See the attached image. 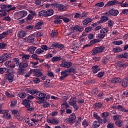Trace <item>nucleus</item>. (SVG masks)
I'll return each mask as SVG.
<instances>
[{"label": "nucleus", "mask_w": 128, "mask_h": 128, "mask_svg": "<svg viewBox=\"0 0 128 128\" xmlns=\"http://www.w3.org/2000/svg\"><path fill=\"white\" fill-rule=\"evenodd\" d=\"M76 69L74 67L68 68L61 72V76L60 77V80H63L64 78L68 76L70 74H76Z\"/></svg>", "instance_id": "nucleus-1"}, {"label": "nucleus", "mask_w": 128, "mask_h": 128, "mask_svg": "<svg viewBox=\"0 0 128 128\" xmlns=\"http://www.w3.org/2000/svg\"><path fill=\"white\" fill-rule=\"evenodd\" d=\"M54 14V12L52 9H49L47 10H42L38 12V18H42V16H44V18H48V16H50Z\"/></svg>", "instance_id": "nucleus-2"}, {"label": "nucleus", "mask_w": 128, "mask_h": 128, "mask_svg": "<svg viewBox=\"0 0 128 128\" xmlns=\"http://www.w3.org/2000/svg\"><path fill=\"white\" fill-rule=\"evenodd\" d=\"M18 66L19 67L18 68V74L20 76H22L24 74H26V68L28 66V64L26 63L21 62Z\"/></svg>", "instance_id": "nucleus-3"}, {"label": "nucleus", "mask_w": 128, "mask_h": 128, "mask_svg": "<svg viewBox=\"0 0 128 128\" xmlns=\"http://www.w3.org/2000/svg\"><path fill=\"white\" fill-rule=\"evenodd\" d=\"M0 8L2 10H5L6 14L8 12H10L11 10H16V6H13L12 4H2L0 5Z\"/></svg>", "instance_id": "nucleus-4"}, {"label": "nucleus", "mask_w": 128, "mask_h": 128, "mask_svg": "<svg viewBox=\"0 0 128 128\" xmlns=\"http://www.w3.org/2000/svg\"><path fill=\"white\" fill-rule=\"evenodd\" d=\"M53 8H58L59 12H64L66 10V6L62 4H58V2H54L51 4Z\"/></svg>", "instance_id": "nucleus-5"}, {"label": "nucleus", "mask_w": 128, "mask_h": 128, "mask_svg": "<svg viewBox=\"0 0 128 128\" xmlns=\"http://www.w3.org/2000/svg\"><path fill=\"white\" fill-rule=\"evenodd\" d=\"M104 50H106V48H104V46L95 47L92 50V56H94V54H100V52H103Z\"/></svg>", "instance_id": "nucleus-6"}, {"label": "nucleus", "mask_w": 128, "mask_h": 128, "mask_svg": "<svg viewBox=\"0 0 128 128\" xmlns=\"http://www.w3.org/2000/svg\"><path fill=\"white\" fill-rule=\"evenodd\" d=\"M50 50H54V48H56L57 50H62L64 48V45L63 44H60V43L55 42L50 44Z\"/></svg>", "instance_id": "nucleus-7"}, {"label": "nucleus", "mask_w": 128, "mask_h": 128, "mask_svg": "<svg viewBox=\"0 0 128 128\" xmlns=\"http://www.w3.org/2000/svg\"><path fill=\"white\" fill-rule=\"evenodd\" d=\"M44 98H46V94L38 91L36 96V100H40V102H44Z\"/></svg>", "instance_id": "nucleus-8"}, {"label": "nucleus", "mask_w": 128, "mask_h": 128, "mask_svg": "<svg viewBox=\"0 0 128 128\" xmlns=\"http://www.w3.org/2000/svg\"><path fill=\"white\" fill-rule=\"evenodd\" d=\"M72 66V62L67 61H63L60 64V68H67V70L71 68Z\"/></svg>", "instance_id": "nucleus-9"}, {"label": "nucleus", "mask_w": 128, "mask_h": 128, "mask_svg": "<svg viewBox=\"0 0 128 128\" xmlns=\"http://www.w3.org/2000/svg\"><path fill=\"white\" fill-rule=\"evenodd\" d=\"M12 114H14V116L20 122L22 120H24V118L21 116H20V112L14 110L12 111Z\"/></svg>", "instance_id": "nucleus-10"}, {"label": "nucleus", "mask_w": 128, "mask_h": 128, "mask_svg": "<svg viewBox=\"0 0 128 128\" xmlns=\"http://www.w3.org/2000/svg\"><path fill=\"white\" fill-rule=\"evenodd\" d=\"M71 30H76V32H82L84 28L82 26H79L78 25L73 26L72 27L70 28Z\"/></svg>", "instance_id": "nucleus-11"}, {"label": "nucleus", "mask_w": 128, "mask_h": 128, "mask_svg": "<svg viewBox=\"0 0 128 128\" xmlns=\"http://www.w3.org/2000/svg\"><path fill=\"white\" fill-rule=\"evenodd\" d=\"M76 114L74 113H72L70 114L69 118H67V122L68 124H74V120H76Z\"/></svg>", "instance_id": "nucleus-12"}, {"label": "nucleus", "mask_w": 128, "mask_h": 128, "mask_svg": "<svg viewBox=\"0 0 128 128\" xmlns=\"http://www.w3.org/2000/svg\"><path fill=\"white\" fill-rule=\"evenodd\" d=\"M14 76L12 73H7L5 74L6 80H8L9 82H14Z\"/></svg>", "instance_id": "nucleus-13"}, {"label": "nucleus", "mask_w": 128, "mask_h": 128, "mask_svg": "<svg viewBox=\"0 0 128 128\" xmlns=\"http://www.w3.org/2000/svg\"><path fill=\"white\" fill-rule=\"evenodd\" d=\"M36 40V36L34 34H30L27 38H26V40L28 44H32Z\"/></svg>", "instance_id": "nucleus-14"}, {"label": "nucleus", "mask_w": 128, "mask_h": 128, "mask_svg": "<svg viewBox=\"0 0 128 128\" xmlns=\"http://www.w3.org/2000/svg\"><path fill=\"white\" fill-rule=\"evenodd\" d=\"M1 58V60H2V62H4V60H8L10 58V54L8 53L4 54L2 56H0Z\"/></svg>", "instance_id": "nucleus-15"}, {"label": "nucleus", "mask_w": 128, "mask_h": 128, "mask_svg": "<svg viewBox=\"0 0 128 128\" xmlns=\"http://www.w3.org/2000/svg\"><path fill=\"white\" fill-rule=\"evenodd\" d=\"M91 70L93 74H98V72H100V70L101 69L98 66L96 65L92 66V68H91Z\"/></svg>", "instance_id": "nucleus-16"}, {"label": "nucleus", "mask_w": 128, "mask_h": 128, "mask_svg": "<svg viewBox=\"0 0 128 128\" xmlns=\"http://www.w3.org/2000/svg\"><path fill=\"white\" fill-rule=\"evenodd\" d=\"M18 14L20 16V18H18V20H20V18H22L28 16V12L26 10H21L18 12Z\"/></svg>", "instance_id": "nucleus-17"}, {"label": "nucleus", "mask_w": 128, "mask_h": 128, "mask_svg": "<svg viewBox=\"0 0 128 128\" xmlns=\"http://www.w3.org/2000/svg\"><path fill=\"white\" fill-rule=\"evenodd\" d=\"M22 102L24 106L26 108H30V103L32 102V100L25 99L22 100Z\"/></svg>", "instance_id": "nucleus-18"}, {"label": "nucleus", "mask_w": 128, "mask_h": 128, "mask_svg": "<svg viewBox=\"0 0 128 128\" xmlns=\"http://www.w3.org/2000/svg\"><path fill=\"white\" fill-rule=\"evenodd\" d=\"M121 84L122 86V88H126L128 86V77H126V78H124L122 80H121Z\"/></svg>", "instance_id": "nucleus-19"}, {"label": "nucleus", "mask_w": 128, "mask_h": 128, "mask_svg": "<svg viewBox=\"0 0 128 128\" xmlns=\"http://www.w3.org/2000/svg\"><path fill=\"white\" fill-rule=\"evenodd\" d=\"M112 84H120L122 79L118 77H114L111 80Z\"/></svg>", "instance_id": "nucleus-20"}, {"label": "nucleus", "mask_w": 128, "mask_h": 128, "mask_svg": "<svg viewBox=\"0 0 128 128\" xmlns=\"http://www.w3.org/2000/svg\"><path fill=\"white\" fill-rule=\"evenodd\" d=\"M118 66L120 68H124L126 66H128V62L124 63L122 61H119L118 62Z\"/></svg>", "instance_id": "nucleus-21"}, {"label": "nucleus", "mask_w": 128, "mask_h": 128, "mask_svg": "<svg viewBox=\"0 0 128 128\" xmlns=\"http://www.w3.org/2000/svg\"><path fill=\"white\" fill-rule=\"evenodd\" d=\"M94 18L92 19L90 18H87L82 22V24H83L84 26H88L90 22H92Z\"/></svg>", "instance_id": "nucleus-22"}, {"label": "nucleus", "mask_w": 128, "mask_h": 128, "mask_svg": "<svg viewBox=\"0 0 128 128\" xmlns=\"http://www.w3.org/2000/svg\"><path fill=\"white\" fill-rule=\"evenodd\" d=\"M108 13L110 14H111V16H116L118 14L119 12L118 10L112 9L109 10Z\"/></svg>", "instance_id": "nucleus-23"}, {"label": "nucleus", "mask_w": 128, "mask_h": 128, "mask_svg": "<svg viewBox=\"0 0 128 128\" xmlns=\"http://www.w3.org/2000/svg\"><path fill=\"white\" fill-rule=\"evenodd\" d=\"M108 17L106 16H102L100 17V20L98 22V24H104L106 22H108Z\"/></svg>", "instance_id": "nucleus-24"}, {"label": "nucleus", "mask_w": 128, "mask_h": 128, "mask_svg": "<svg viewBox=\"0 0 128 128\" xmlns=\"http://www.w3.org/2000/svg\"><path fill=\"white\" fill-rule=\"evenodd\" d=\"M26 36V32L24 31L20 30L18 32V38H24V36Z\"/></svg>", "instance_id": "nucleus-25"}, {"label": "nucleus", "mask_w": 128, "mask_h": 128, "mask_svg": "<svg viewBox=\"0 0 128 128\" xmlns=\"http://www.w3.org/2000/svg\"><path fill=\"white\" fill-rule=\"evenodd\" d=\"M36 50V46H30L28 48V50L30 54H34Z\"/></svg>", "instance_id": "nucleus-26"}, {"label": "nucleus", "mask_w": 128, "mask_h": 128, "mask_svg": "<svg viewBox=\"0 0 128 128\" xmlns=\"http://www.w3.org/2000/svg\"><path fill=\"white\" fill-rule=\"evenodd\" d=\"M116 4V0L108 1L105 5V6H112Z\"/></svg>", "instance_id": "nucleus-27"}, {"label": "nucleus", "mask_w": 128, "mask_h": 128, "mask_svg": "<svg viewBox=\"0 0 128 128\" xmlns=\"http://www.w3.org/2000/svg\"><path fill=\"white\" fill-rule=\"evenodd\" d=\"M44 24L42 21L37 22L35 26V30H40L42 26H44Z\"/></svg>", "instance_id": "nucleus-28"}, {"label": "nucleus", "mask_w": 128, "mask_h": 128, "mask_svg": "<svg viewBox=\"0 0 128 128\" xmlns=\"http://www.w3.org/2000/svg\"><path fill=\"white\" fill-rule=\"evenodd\" d=\"M62 60V56H54L52 58V62H60V60Z\"/></svg>", "instance_id": "nucleus-29"}, {"label": "nucleus", "mask_w": 128, "mask_h": 128, "mask_svg": "<svg viewBox=\"0 0 128 128\" xmlns=\"http://www.w3.org/2000/svg\"><path fill=\"white\" fill-rule=\"evenodd\" d=\"M117 109H118L120 112H128V110H126V108L122 106V105H118Z\"/></svg>", "instance_id": "nucleus-30"}, {"label": "nucleus", "mask_w": 128, "mask_h": 128, "mask_svg": "<svg viewBox=\"0 0 128 128\" xmlns=\"http://www.w3.org/2000/svg\"><path fill=\"white\" fill-rule=\"evenodd\" d=\"M78 46H79L78 43L76 42L72 44V46H71V48L73 50L76 52V50H78V48H79Z\"/></svg>", "instance_id": "nucleus-31"}, {"label": "nucleus", "mask_w": 128, "mask_h": 128, "mask_svg": "<svg viewBox=\"0 0 128 128\" xmlns=\"http://www.w3.org/2000/svg\"><path fill=\"white\" fill-rule=\"evenodd\" d=\"M76 104V98L72 97L69 102L70 106H72Z\"/></svg>", "instance_id": "nucleus-32"}, {"label": "nucleus", "mask_w": 128, "mask_h": 128, "mask_svg": "<svg viewBox=\"0 0 128 128\" xmlns=\"http://www.w3.org/2000/svg\"><path fill=\"white\" fill-rule=\"evenodd\" d=\"M38 92V90H37L36 89L28 90H27V92L28 94H32V95L36 94V96Z\"/></svg>", "instance_id": "nucleus-33"}, {"label": "nucleus", "mask_w": 128, "mask_h": 128, "mask_svg": "<svg viewBox=\"0 0 128 128\" xmlns=\"http://www.w3.org/2000/svg\"><path fill=\"white\" fill-rule=\"evenodd\" d=\"M115 124L118 128H122L124 124V122L122 120H118L115 122Z\"/></svg>", "instance_id": "nucleus-34"}, {"label": "nucleus", "mask_w": 128, "mask_h": 128, "mask_svg": "<svg viewBox=\"0 0 128 128\" xmlns=\"http://www.w3.org/2000/svg\"><path fill=\"white\" fill-rule=\"evenodd\" d=\"M128 56V52H124V54L118 55V58H127Z\"/></svg>", "instance_id": "nucleus-35"}, {"label": "nucleus", "mask_w": 128, "mask_h": 128, "mask_svg": "<svg viewBox=\"0 0 128 128\" xmlns=\"http://www.w3.org/2000/svg\"><path fill=\"white\" fill-rule=\"evenodd\" d=\"M96 80H87L85 82L86 84H88V86H90V84H96Z\"/></svg>", "instance_id": "nucleus-36"}, {"label": "nucleus", "mask_w": 128, "mask_h": 128, "mask_svg": "<svg viewBox=\"0 0 128 128\" xmlns=\"http://www.w3.org/2000/svg\"><path fill=\"white\" fill-rule=\"evenodd\" d=\"M35 76H36L37 78H40L41 76H42V72H40V70H36Z\"/></svg>", "instance_id": "nucleus-37"}, {"label": "nucleus", "mask_w": 128, "mask_h": 128, "mask_svg": "<svg viewBox=\"0 0 128 128\" xmlns=\"http://www.w3.org/2000/svg\"><path fill=\"white\" fill-rule=\"evenodd\" d=\"M18 98H25L26 96V93L24 92H20L18 94Z\"/></svg>", "instance_id": "nucleus-38"}, {"label": "nucleus", "mask_w": 128, "mask_h": 128, "mask_svg": "<svg viewBox=\"0 0 128 128\" xmlns=\"http://www.w3.org/2000/svg\"><path fill=\"white\" fill-rule=\"evenodd\" d=\"M17 104H18V99L13 98L10 104L11 108H14V106H16Z\"/></svg>", "instance_id": "nucleus-39"}, {"label": "nucleus", "mask_w": 128, "mask_h": 128, "mask_svg": "<svg viewBox=\"0 0 128 128\" xmlns=\"http://www.w3.org/2000/svg\"><path fill=\"white\" fill-rule=\"evenodd\" d=\"M10 70L8 68H0V74H2L4 72H9Z\"/></svg>", "instance_id": "nucleus-40"}, {"label": "nucleus", "mask_w": 128, "mask_h": 128, "mask_svg": "<svg viewBox=\"0 0 128 128\" xmlns=\"http://www.w3.org/2000/svg\"><path fill=\"white\" fill-rule=\"evenodd\" d=\"M103 104L102 102H96L95 104L94 108H97V110H100L101 108H102Z\"/></svg>", "instance_id": "nucleus-41"}, {"label": "nucleus", "mask_w": 128, "mask_h": 128, "mask_svg": "<svg viewBox=\"0 0 128 128\" xmlns=\"http://www.w3.org/2000/svg\"><path fill=\"white\" fill-rule=\"evenodd\" d=\"M8 34V32H4L2 34H0V40H2V38H4Z\"/></svg>", "instance_id": "nucleus-42"}, {"label": "nucleus", "mask_w": 128, "mask_h": 128, "mask_svg": "<svg viewBox=\"0 0 128 128\" xmlns=\"http://www.w3.org/2000/svg\"><path fill=\"white\" fill-rule=\"evenodd\" d=\"M0 18H4V16H8V13L6 12V10H2V9L0 10Z\"/></svg>", "instance_id": "nucleus-43"}, {"label": "nucleus", "mask_w": 128, "mask_h": 128, "mask_svg": "<svg viewBox=\"0 0 128 128\" xmlns=\"http://www.w3.org/2000/svg\"><path fill=\"white\" fill-rule=\"evenodd\" d=\"M41 48L42 50H50V46H48L44 44L41 46Z\"/></svg>", "instance_id": "nucleus-44"}, {"label": "nucleus", "mask_w": 128, "mask_h": 128, "mask_svg": "<svg viewBox=\"0 0 128 128\" xmlns=\"http://www.w3.org/2000/svg\"><path fill=\"white\" fill-rule=\"evenodd\" d=\"M100 126V123L98 122V120H96L93 122V124L92 125V128H98Z\"/></svg>", "instance_id": "nucleus-45"}, {"label": "nucleus", "mask_w": 128, "mask_h": 128, "mask_svg": "<svg viewBox=\"0 0 128 128\" xmlns=\"http://www.w3.org/2000/svg\"><path fill=\"white\" fill-rule=\"evenodd\" d=\"M122 50V48L120 47L115 48L112 50L113 52L115 53L120 52Z\"/></svg>", "instance_id": "nucleus-46"}, {"label": "nucleus", "mask_w": 128, "mask_h": 128, "mask_svg": "<svg viewBox=\"0 0 128 128\" xmlns=\"http://www.w3.org/2000/svg\"><path fill=\"white\" fill-rule=\"evenodd\" d=\"M4 118L6 120H10L12 118V115L10 113L6 112L4 114Z\"/></svg>", "instance_id": "nucleus-47"}, {"label": "nucleus", "mask_w": 128, "mask_h": 128, "mask_svg": "<svg viewBox=\"0 0 128 128\" xmlns=\"http://www.w3.org/2000/svg\"><path fill=\"white\" fill-rule=\"evenodd\" d=\"M13 61L16 64V66H20V58H13Z\"/></svg>", "instance_id": "nucleus-48"}, {"label": "nucleus", "mask_w": 128, "mask_h": 128, "mask_svg": "<svg viewBox=\"0 0 128 128\" xmlns=\"http://www.w3.org/2000/svg\"><path fill=\"white\" fill-rule=\"evenodd\" d=\"M113 44H115L116 46H120V44H122V41H117V40H114L112 41Z\"/></svg>", "instance_id": "nucleus-49"}, {"label": "nucleus", "mask_w": 128, "mask_h": 128, "mask_svg": "<svg viewBox=\"0 0 128 128\" xmlns=\"http://www.w3.org/2000/svg\"><path fill=\"white\" fill-rule=\"evenodd\" d=\"M60 121L58 120H56L55 118L51 119V124H58Z\"/></svg>", "instance_id": "nucleus-50"}, {"label": "nucleus", "mask_w": 128, "mask_h": 128, "mask_svg": "<svg viewBox=\"0 0 128 128\" xmlns=\"http://www.w3.org/2000/svg\"><path fill=\"white\" fill-rule=\"evenodd\" d=\"M42 52H44V50H42V48H39L36 50V53L37 54H42Z\"/></svg>", "instance_id": "nucleus-51"}, {"label": "nucleus", "mask_w": 128, "mask_h": 128, "mask_svg": "<svg viewBox=\"0 0 128 128\" xmlns=\"http://www.w3.org/2000/svg\"><path fill=\"white\" fill-rule=\"evenodd\" d=\"M8 44L6 43L0 42V50H4L6 48Z\"/></svg>", "instance_id": "nucleus-52"}, {"label": "nucleus", "mask_w": 128, "mask_h": 128, "mask_svg": "<svg viewBox=\"0 0 128 128\" xmlns=\"http://www.w3.org/2000/svg\"><path fill=\"white\" fill-rule=\"evenodd\" d=\"M104 76V72H100L97 74V76L99 78H102Z\"/></svg>", "instance_id": "nucleus-53"}, {"label": "nucleus", "mask_w": 128, "mask_h": 128, "mask_svg": "<svg viewBox=\"0 0 128 128\" xmlns=\"http://www.w3.org/2000/svg\"><path fill=\"white\" fill-rule=\"evenodd\" d=\"M32 18H34V16H32L31 14H29L26 18V22H28V20H32Z\"/></svg>", "instance_id": "nucleus-54"}, {"label": "nucleus", "mask_w": 128, "mask_h": 128, "mask_svg": "<svg viewBox=\"0 0 128 128\" xmlns=\"http://www.w3.org/2000/svg\"><path fill=\"white\" fill-rule=\"evenodd\" d=\"M82 126L84 128H86L87 126H88V122H86V120H84L82 122Z\"/></svg>", "instance_id": "nucleus-55"}, {"label": "nucleus", "mask_w": 128, "mask_h": 128, "mask_svg": "<svg viewBox=\"0 0 128 128\" xmlns=\"http://www.w3.org/2000/svg\"><path fill=\"white\" fill-rule=\"evenodd\" d=\"M108 32V28H103L100 30V33L106 34V32Z\"/></svg>", "instance_id": "nucleus-56"}, {"label": "nucleus", "mask_w": 128, "mask_h": 128, "mask_svg": "<svg viewBox=\"0 0 128 128\" xmlns=\"http://www.w3.org/2000/svg\"><path fill=\"white\" fill-rule=\"evenodd\" d=\"M32 82L34 84H39V82H40V78H34Z\"/></svg>", "instance_id": "nucleus-57"}, {"label": "nucleus", "mask_w": 128, "mask_h": 128, "mask_svg": "<svg viewBox=\"0 0 128 128\" xmlns=\"http://www.w3.org/2000/svg\"><path fill=\"white\" fill-rule=\"evenodd\" d=\"M92 27L89 26L85 28L84 32H85L88 33V32H92Z\"/></svg>", "instance_id": "nucleus-58"}, {"label": "nucleus", "mask_w": 128, "mask_h": 128, "mask_svg": "<svg viewBox=\"0 0 128 128\" xmlns=\"http://www.w3.org/2000/svg\"><path fill=\"white\" fill-rule=\"evenodd\" d=\"M120 118H122V116L118 114V115L114 116L112 118L114 120H120Z\"/></svg>", "instance_id": "nucleus-59"}, {"label": "nucleus", "mask_w": 128, "mask_h": 128, "mask_svg": "<svg viewBox=\"0 0 128 128\" xmlns=\"http://www.w3.org/2000/svg\"><path fill=\"white\" fill-rule=\"evenodd\" d=\"M109 116H110V114L108 112H104L101 114L102 118H106Z\"/></svg>", "instance_id": "nucleus-60"}, {"label": "nucleus", "mask_w": 128, "mask_h": 128, "mask_svg": "<svg viewBox=\"0 0 128 128\" xmlns=\"http://www.w3.org/2000/svg\"><path fill=\"white\" fill-rule=\"evenodd\" d=\"M62 20L58 18L56 20H54V24H62Z\"/></svg>", "instance_id": "nucleus-61"}, {"label": "nucleus", "mask_w": 128, "mask_h": 128, "mask_svg": "<svg viewBox=\"0 0 128 128\" xmlns=\"http://www.w3.org/2000/svg\"><path fill=\"white\" fill-rule=\"evenodd\" d=\"M2 20H6V22H10V20H12V18H10V17L8 16L4 17Z\"/></svg>", "instance_id": "nucleus-62"}, {"label": "nucleus", "mask_w": 128, "mask_h": 128, "mask_svg": "<svg viewBox=\"0 0 128 128\" xmlns=\"http://www.w3.org/2000/svg\"><path fill=\"white\" fill-rule=\"evenodd\" d=\"M50 106V102H44L43 104V106L44 108H48V106Z\"/></svg>", "instance_id": "nucleus-63"}, {"label": "nucleus", "mask_w": 128, "mask_h": 128, "mask_svg": "<svg viewBox=\"0 0 128 128\" xmlns=\"http://www.w3.org/2000/svg\"><path fill=\"white\" fill-rule=\"evenodd\" d=\"M106 36V34H104L103 33H100L98 34V38H104Z\"/></svg>", "instance_id": "nucleus-64"}]
</instances>
